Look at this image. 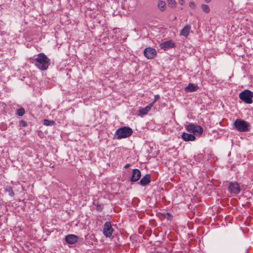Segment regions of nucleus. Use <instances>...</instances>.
I'll return each instance as SVG.
<instances>
[{
	"mask_svg": "<svg viewBox=\"0 0 253 253\" xmlns=\"http://www.w3.org/2000/svg\"><path fill=\"white\" fill-rule=\"evenodd\" d=\"M35 65L41 70L47 69L50 64L49 59L43 53H40L35 58Z\"/></svg>",
	"mask_w": 253,
	"mask_h": 253,
	"instance_id": "nucleus-1",
	"label": "nucleus"
},
{
	"mask_svg": "<svg viewBox=\"0 0 253 253\" xmlns=\"http://www.w3.org/2000/svg\"><path fill=\"white\" fill-rule=\"evenodd\" d=\"M133 132L132 129L128 126H123L117 129L115 136L117 139H121L130 136Z\"/></svg>",
	"mask_w": 253,
	"mask_h": 253,
	"instance_id": "nucleus-2",
	"label": "nucleus"
},
{
	"mask_svg": "<svg viewBox=\"0 0 253 253\" xmlns=\"http://www.w3.org/2000/svg\"><path fill=\"white\" fill-rule=\"evenodd\" d=\"M235 128L240 132H247L250 130V124L242 119H237L234 123Z\"/></svg>",
	"mask_w": 253,
	"mask_h": 253,
	"instance_id": "nucleus-3",
	"label": "nucleus"
},
{
	"mask_svg": "<svg viewBox=\"0 0 253 253\" xmlns=\"http://www.w3.org/2000/svg\"><path fill=\"white\" fill-rule=\"evenodd\" d=\"M239 98L248 104L253 102V92L251 90L246 89L242 91L239 95Z\"/></svg>",
	"mask_w": 253,
	"mask_h": 253,
	"instance_id": "nucleus-4",
	"label": "nucleus"
},
{
	"mask_svg": "<svg viewBox=\"0 0 253 253\" xmlns=\"http://www.w3.org/2000/svg\"><path fill=\"white\" fill-rule=\"evenodd\" d=\"M186 130L190 133H193L194 135H201L203 132V128L198 125L190 124L186 127Z\"/></svg>",
	"mask_w": 253,
	"mask_h": 253,
	"instance_id": "nucleus-5",
	"label": "nucleus"
},
{
	"mask_svg": "<svg viewBox=\"0 0 253 253\" xmlns=\"http://www.w3.org/2000/svg\"><path fill=\"white\" fill-rule=\"evenodd\" d=\"M114 229L112 227V224L110 222H106L103 225V233L105 236L106 237H111L112 235Z\"/></svg>",
	"mask_w": 253,
	"mask_h": 253,
	"instance_id": "nucleus-6",
	"label": "nucleus"
},
{
	"mask_svg": "<svg viewBox=\"0 0 253 253\" xmlns=\"http://www.w3.org/2000/svg\"><path fill=\"white\" fill-rule=\"evenodd\" d=\"M228 189V191L230 192V193L234 195H237L239 194L241 191L240 187L238 183L236 182H230L229 184Z\"/></svg>",
	"mask_w": 253,
	"mask_h": 253,
	"instance_id": "nucleus-7",
	"label": "nucleus"
},
{
	"mask_svg": "<svg viewBox=\"0 0 253 253\" xmlns=\"http://www.w3.org/2000/svg\"><path fill=\"white\" fill-rule=\"evenodd\" d=\"M144 54L147 59H154L157 55V51L154 48L149 47L144 49Z\"/></svg>",
	"mask_w": 253,
	"mask_h": 253,
	"instance_id": "nucleus-8",
	"label": "nucleus"
},
{
	"mask_svg": "<svg viewBox=\"0 0 253 253\" xmlns=\"http://www.w3.org/2000/svg\"><path fill=\"white\" fill-rule=\"evenodd\" d=\"M160 47L162 49L166 50L169 48H174L175 47V44L172 40H169L161 43Z\"/></svg>",
	"mask_w": 253,
	"mask_h": 253,
	"instance_id": "nucleus-9",
	"label": "nucleus"
},
{
	"mask_svg": "<svg viewBox=\"0 0 253 253\" xmlns=\"http://www.w3.org/2000/svg\"><path fill=\"white\" fill-rule=\"evenodd\" d=\"M141 177V171L137 169H135L132 170V176L130 179L131 182L137 181Z\"/></svg>",
	"mask_w": 253,
	"mask_h": 253,
	"instance_id": "nucleus-10",
	"label": "nucleus"
},
{
	"mask_svg": "<svg viewBox=\"0 0 253 253\" xmlns=\"http://www.w3.org/2000/svg\"><path fill=\"white\" fill-rule=\"evenodd\" d=\"M78 237L73 234H70L65 237L66 242L69 244H75L78 241Z\"/></svg>",
	"mask_w": 253,
	"mask_h": 253,
	"instance_id": "nucleus-11",
	"label": "nucleus"
},
{
	"mask_svg": "<svg viewBox=\"0 0 253 253\" xmlns=\"http://www.w3.org/2000/svg\"><path fill=\"white\" fill-rule=\"evenodd\" d=\"M151 181L150 175L149 174H146L143 176L139 181V184L142 186H146L148 185Z\"/></svg>",
	"mask_w": 253,
	"mask_h": 253,
	"instance_id": "nucleus-12",
	"label": "nucleus"
},
{
	"mask_svg": "<svg viewBox=\"0 0 253 253\" xmlns=\"http://www.w3.org/2000/svg\"><path fill=\"white\" fill-rule=\"evenodd\" d=\"M182 138L185 141H194L196 137L194 135L184 132L181 135Z\"/></svg>",
	"mask_w": 253,
	"mask_h": 253,
	"instance_id": "nucleus-13",
	"label": "nucleus"
},
{
	"mask_svg": "<svg viewBox=\"0 0 253 253\" xmlns=\"http://www.w3.org/2000/svg\"><path fill=\"white\" fill-rule=\"evenodd\" d=\"M154 102L151 103L150 105L140 109L139 111V114L140 115H146L151 110V107L153 106Z\"/></svg>",
	"mask_w": 253,
	"mask_h": 253,
	"instance_id": "nucleus-14",
	"label": "nucleus"
},
{
	"mask_svg": "<svg viewBox=\"0 0 253 253\" xmlns=\"http://www.w3.org/2000/svg\"><path fill=\"white\" fill-rule=\"evenodd\" d=\"M198 88V85L190 83L188 84V86L185 88V90L186 92H194L197 91Z\"/></svg>",
	"mask_w": 253,
	"mask_h": 253,
	"instance_id": "nucleus-15",
	"label": "nucleus"
},
{
	"mask_svg": "<svg viewBox=\"0 0 253 253\" xmlns=\"http://www.w3.org/2000/svg\"><path fill=\"white\" fill-rule=\"evenodd\" d=\"M190 28L191 27L190 25H186L181 31V35L184 36L185 37H187L189 34Z\"/></svg>",
	"mask_w": 253,
	"mask_h": 253,
	"instance_id": "nucleus-16",
	"label": "nucleus"
},
{
	"mask_svg": "<svg viewBox=\"0 0 253 253\" xmlns=\"http://www.w3.org/2000/svg\"><path fill=\"white\" fill-rule=\"evenodd\" d=\"M158 6L161 11H164L166 9V2L162 0H159Z\"/></svg>",
	"mask_w": 253,
	"mask_h": 253,
	"instance_id": "nucleus-17",
	"label": "nucleus"
},
{
	"mask_svg": "<svg viewBox=\"0 0 253 253\" xmlns=\"http://www.w3.org/2000/svg\"><path fill=\"white\" fill-rule=\"evenodd\" d=\"M5 191L10 197H13L14 196V193L10 186H6L5 188Z\"/></svg>",
	"mask_w": 253,
	"mask_h": 253,
	"instance_id": "nucleus-18",
	"label": "nucleus"
},
{
	"mask_svg": "<svg viewBox=\"0 0 253 253\" xmlns=\"http://www.w3.org/2000/svg\"><path fill=\"white\" fill-rule=\"evenodd\" d=\"M202 10L206 13H209L210 11V8L209 6L205 4H203L201 5Z\"/></svg>",
	"mask_w": 253,
	"mask_h": 253,
	"instance_id": "nucleus-19",
	"label": "nucleus"
},
{
	"mask_svg": "<svg viewBox=\"0 0 253 253\" xmlns=\"http://www.w3.org/2000/svg\"><path fill=\"white\" fill-rule=\"evenodd\" d=\"M55 124V123L53 121H49L46 119L43 120V125L46 126H53Z\"/></svg>",
	"mask_w": 253,
	"mask_h": 253,
	"instance_id": "nucleus-20",
	"label": "nucleus"
},
{
	"mask_svg": "<svg viewBox=\"0 0 253 253\" xmlns=\"http://www.w3.org/2000/svg\"><path fill=\"white\" fill-rule=\"evenodd\" d=\"M25 114V110L23 108H20L16 110V114L19 116H22Z\"/></svg>",
	"mask_w": 253,
	"mask_h": 253,
	"instance_id": "nucleus-21",
	"label": "nucleus"
},
{
	"mask_svg": "<svg viewBox=\"0 0 253 253\" xmlns=\"http://www.w3.org/2000/svg\"><path fill=\"white\" fill-rule=\"evenodd\" d=\"M94 205L96 206V210L98 211L101 212L102 211L104 206L102 204H94Z\"/></svg>",
	"mask_w": 253,
	"mask_h": 253,
	"instance_id": "nucleus-22",
	"label": "nucleus"
},
{
	"mask_svg": "<svg viewBox=\"0 0 253 253\" xmlns=\"http://www.w3.org/2000/svg\"><path fill=\"white\" fill-rule=\"evenodd\" d=\"M169 6L171 8L175 7L176 2L175 0H168Z\"/></svg>",
	"mask_w": 253,
	"mask_h": 253,
	"instance_id": "nucleus-23",
	"label": "nucleus"
},
{
	"mask_svg": "<svg viewBox=\"0 0 253 253\" xmlns=\"http://www.w3.org/2000/svg\"><path fill=\"white\" fill-rule=\"evenodd\" d=\"M164 216L165 218L169 220H171L172 218V215L169 212H167L166 214H165Z\"/></svg>",
	"mask_w": 253,
	"mask_h": 253,
	"instance_id": "nucleus-24",
	"label": "nucleus"
},
{
	"mask_svg": "<svg viewBox=\"0 0 253 253\" xmlns=\"http://www.w3.org/2000/svg\"><path fill=\"white\" fill-rule=\"evenodd\" d=\"M20 124L23 126H27L26 122L23 120L21 121Z\"/></svg>",
	"mask_w": 253,
	"mask_h": 253,
	"instance_id": "nucleus-25",
	"label": "nucleus"
},
{
	"mask_svg": "<svg viewBox=\"0 0 253 253\" xmlns=\"http://www.w3.org/2000/svg\"><path fill=\"white\" fill-rule=\"evenodd\" d=\"M160 98V96L159 95L157 94V95H155L154 96V100L153 102H154V103Z\"/></svg>",
	"mask_w": 253,
	"mask_h": 253,
	"instance_id": "nucleus-26",
	"label": "nucleus"
},
{
	"mask_svg": "<svg viewBox=\"0 0 253 253\" xmlns=\"http://www.w3.org/2000/svg\"><path fill=\"white\" fill-rule=\"evenodd\" d=\"M195 6V3L193 1H191L189 3V6L192 8H194Z\"/></svg>",
	"mask_w": 253,
	"mask_h": 253,
	"instance_id": "nucleus-27",
	"label": "nucleus"
},
{
	"mask_svg": "<svg viewBox=\"0 0 253 253\" xmlns=\"http://www.w3.org/2000/svg\"><path fill=\"white\" fill-rule=\"evenodd\" d=\"M130 164H127L125 166L124 168L125 169H127V168H128L130 167Z\"/></svg>",
	"mask_w": 253,
	"mask_h": 253,
	"instance_id": "nucleus-28",
	"label": "nucleus"
},
{
	"mask_svg": "<svg viewBox=\"0 0 253 253\" xmlns=\"http://www.w3.org/2000/svg\"><path fill=\"white\" fill-rule=\"evenodd\" d=\"M183 3H184V1H181V0H180V4H181V5H183Z\"/></svg>",
	"mask_w": 253,
	"mask_h": 253,
	"instance_id": "nucleus-29",
	"label": "nucleus"
},
{
	"mask_svg": "<svg viewBox=\"0 0 253 253\" xmlns=\"http://www.w3.org/2000/svg\"><path fill=\"white\" fill-rule=\"evenodd\" d=\"M211 0H205L206 2H210Z\"/></svg>",
	"mask_w": 253,
	"mask_h": 253,
	"instance_id": "nucleus-30",
	"label": "nucleus"
},
{
	"mask_svg": "<svg viewBox=\"0 0 253 253\" xmlns=\"http://www.w3.org/2000/svg\"><path fill=\"white\" fill-rule=\"evenodd\" d=\"M181 1H184V0H181Z\"/></svg>",
	"mask_w": 253,
	"mask_h": 253,
	"instance_id": "nucleus-31",
	"label": "nucleus"
}]
</instances>
